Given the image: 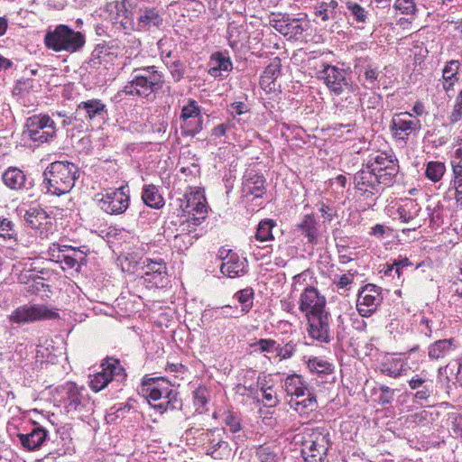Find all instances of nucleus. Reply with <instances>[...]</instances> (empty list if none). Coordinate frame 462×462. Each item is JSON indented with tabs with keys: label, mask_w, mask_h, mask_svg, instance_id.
<instances>
[{
	"label": "nucleus",
	"mask_w": 462,
	"mask_h": 462,
	"mask_svg": "<svg viewBox=\"0 0 462 462\" xmlns=\"http://www.w3.org/2000/svg\"><path fill=\"white\" fill-rule=\"evenodd\" d=\"M79 177L76 164L68 161L51 162L43 171V185L47 192L55 196L69 193Z\"/></svg>",
	"instance_id": "1"
},
{
	"label": "nucleus",
	"mask_w": 462,
	"mask_h": 462,
	"mask_svg": "<svg viewBox=\"0 0 462 462\" xmlns=\"http://www.w3.org/2000/svg\"><path fill=\"white\" fill-rule=\"evenodd\" d=\"M164 84L163 74L155 66L136 68L132 72V79L125 85L127 95L148 97L161 90Z\"/></svg>",
	"instance_id": "2"
},
{
	"label": "nucleus",
	"mask_w": 462,
	"mask_h": 462,
	"mask_svg": "<svg viewBox=\"0 0 462 462\" xmlns=\"http://www.w3.org/2000/svg\"><path fill=\"white\" fill-rule=\"evenodd\" d=\"M86 43L85 35L65 24H59L53 30H47L44 44L55 52L73 53L80 51Z\"/></svg>",
	"instance_id": "3"
},
{
	"label": "nucleus",
	"mask_w": 462,
	"mask_h": 462,
	"mask_svg": "<svg viewBox=\"0 0 462 462\" xmlns=\"http://www.w3.org/2000/svg\"><path fill=\"white\" fill-rule=\"evenodd\" d=\"M23 134L38 143L51 142L57 134L54 120L47 114L33 115L26 119Z\"/></svg>",
	"instance_id": "4"
},
{
	"label": "nucleus",
	"mask_w": 462,
	"mask_h": 462,
	"mask_svg": "<svg viewBox=\"0 0 462 462\" xmlns=\"http://www.w3.org/2000/svg\"><path fill=\"white\" fill-rule=\"evenodd\" d=\"M328 437L329 433L325 428L313 430L305 441L306 448L302 449L306 462H324L330 445Z\"/></svg>",
	"instance_id": "5"
},
{
	"label": "nucleus",
	"mask_w": 462,
	"mask_h": 462,
	"mask_svg": "<svg viewBox=\"0 0 462 462\" xmlns=\"http://www.w3.org/2000/svg\"><path fill=\"white\" fill-rule=\"evenodd\" d=\"M368 168L374 171L384 186H391L399 171L397 159L386 152L371 155L366 162Z\"/></svg>",
	"instance_id": "6"
},
{
	"label": "nucleus",
	"mask_w": 462,
	"mask_h": 462,
	"mask_svg": "<svg viewBox=\"0 0 462 462\" xmlns=\"http://www.w3.org/2000/svg\"><path fill=\"white\" fill-rule=\"evenodd\" d=\"M180 208L187 214V226H199L206 218L208 206L204 194L199 190L190 191L181 200Z\"/></svg>",
	"instance_id": "7"
},
{
	"label": "nucleus",
	"mask_w": 462,
	"mask_h": 462,
	"mask_svg": "<svg viewBox=\"0 0 462 462\" xmlns=\"http://www.w3.org/2000/svg\"><path fill=\"white\" fill-rule=\"evenodd\" d=\"M48 254L52 261L64 264L61 266L63 270L75 268L79 271L80 265L86 263V254L69 245L53 243Z\"/></svg>",
	"instance_id": "8"
},
{
	"label": "nucleus",
	"mask_w": 462,
	"mask_h": 462,
	"mask_svg": "<svg viewBox=\"0 0 462 462\" xmlns=\"http://www.w3.org/2000/svg\"><path fill=\"white\" fill-rule=\"evenodd\" d=\"M57 313L42 304H24L16 308L9 315V321L13 324L24 325L44 319H51Z\"/></svg>",
	"instance_id": "9"
},
{
	"label": "nucleus",
	"mask_w": 462,
	"mask_h": 462,
	"mask_svg": "<svg viewBox=\"0 0 462 462\" xmlns=\"http://www.w3.org/2000/svg\"><path fill=\"white\" fill-rule=\"evenodd\" d=\"M105 11L107 13L106 18L113 24H118L125 33L134 30V14L127 0L107 3Z\"/></svg>",
	"instance_id": "10"
},
{
	"label": "nucleus",
	"mask_w": 462,
	"mask_h": 462,
	"mask_svg": "<svg viewBox=\"0 0 462 462\" xmlns=\"http://www.w3.org/2000/svg\"><path fill=\"white\" fill-rule=\"evenodd\" d=\"M146 399L148 402L161 413L169 410L178 409L181 406L178 398V393L173 390L167 388L157 389L155 387L145 386Z\"/></svg>",
	"instance_id": "11"
},
{
	"label": "nucleus",
	"mask_w": 462,
	"mask_h": 462,
	"mask_svg": "<svg viewBox=\"0 0 462 462\" xmlns=\"http://www.w3.org/2000/svg\"><path fill=\"white\" fill-rule=\"evenodd\" d=\"M74 116L83 123L100 124L106 118L107 109L100 99L92 98L78 104Z\"/></svg>",
	"instance_id": "12"
},
{
	"label": "nucleus",
	"mask_w": 462,
	"mask_h": 462,
	"mask_svg": "<svg viewBox=\"0 0 462 462\" xmlns=\"http://www.w3.org/2000/svg\"><path fill=\"white\" fill-rule=\"evenodd\" d=\"M390 129L395 138L406 141L411 134L421 129V123L411 113L401 112L393 116Z\"/></svg>",
	"instance_id": "13"
},
{
	"label": "nucleus",
	"mask_w": 462,
	"mask_h": 462,
	"mask_svg": "<svg viewBox=\"0 0 462 462\" xmlns=\"http://www.w3.org/2000/svg\"><path fill=\"white\" fill-rule=\"evenodd\" d=\"M382 301L381 288L368 283L358 292L356 310L362 317H370L375 312Z\"/></svg>",
	"instance_id": "14"
},
{
	"label": "nucleus",
	"mask_w": 462,
	"mask_h": 462,
	"mask_svg": "<svg viewBox=\"0 0 462 462\" xmlns=\"http://www.w3.org/2000/svg\"><path fill=\"white\" fill-rule=\"evenodd\" d=\"M327 300L315 287L306 286L299 299V310L305 317L313 316L328 311L326 309Z\"/></svg>",
	"instance_id": "15"
},
{
	"label": "nucleus",
	"mask_w": 462,
	"mask_h": 462,
	"mask_svg": "<svg viewBox=\"0 0 462 462\" xmlns=\"http://www.w3.org/2000/svg\"><path fill=\"white\" fill-rule=\"evenodd\" d=\"M65 395L63 397L64 409L69 412H81L90 404L89 397L85 394V389L79 387L73 382H67L61 386Z\"/></svg>",
	"instance_id": "16"
},
{
	"label": "nucleus",
	"mask_w": 462,
	"mask_h": 462,
	"mask_svg": "<svg viewBox=\"0 0 462 462\" xmlns=\"http://www.w3.org/2000/svg\"><path fill=\"white\" fill-rule=\"evenodd\" d=\"M309 336L320 343H329L332 339L328 311L307 317Z\"/></svg>",
	"instance_id": "17"
},
{
	"label": "nucleus",
	"mask_w": 462,
	"mask_h": 462,
	"mask_svg": "<svg viewBox=\"0 0 462 462\" xmlns=\"http://www.w3.org/2000/svg\"><path fill=\"white\" fill-rule=\"evenodd\" d=\"M100 208L108 214H122L129 206V195L125 187L107 191L98 200Z\"/></svg>",
	"instance_id": "18"
},
{
	"label": "nucleus",
	"mask_w": 462,
	"mask_h": 462,
	"mask_svg": "<svg viewBox=\"0 0 462 462\" xmlns=\"http://www.w3.org/2000/svg\"><path fill=\"white\" fill-rule=\"evenodd\" d=\"M320 74L327 88L336 96L343 94L345 89L350 88V85L346 79V72L342 69L327 64L320 71Z\"/></svg>",
	"instance_id": "19"
},
{
	"label": "nucleus",
	"mask_w": 462,
	"mask_h": 462,
	"mask_svg": "<svg viewBox=\"0 0 462 462\" xmlns=\"http://www.w3.org/2000/svg\"><path fill=\"white\" fill-rule=\"evenodd\" d=\"M354 183L358 190L370 194L378 193L383 185L379 176L368 168L367 163L355 174Z\"/></svg>",
	"instance_id": "20"
},
{
	"label": "nucleus",
	"mask_w": 462,
	"mask_h": 462,
	"mask_svg": "<svg viewBox=\"0 0 462 462\" xmlns=\"http://www.w3.org/2000/svg\"><path fill=\"white\" fill-rule=\"evenodd\" d=\"M3 182L10 189L15 191L29 190L32 187V181L28 180L25 173L16 167H9L2 174Z\"/></svg>",
	"instance_id": "21"
},
{
	"label": "nucleus",
	"mask_w": 462,
	"mask_h": 462,
	"mask_svg": "<svg viewBox=\"0 0 462 462\" xmlns=\"http://www.w3.org/2000/svg\"><path fill=\"white\" fill-rule=\"evenodd\" d=\"M163 23L162 12L156 7L145 6L139 9L136 28L137 31H149L159 28Z\"/></svg>",
	"instance_id": "22"
},
{
	"label": "nucleus",
	"mask_w": 462,
	"mask_h": 462,
	"mask_svg": "<svg viewBox=\"0 0 462 462\" xmlns=\"http://www.w3.org/2000/svg\"><path fill=\"white\" fill-rule=\"evenodd\" d=\"M247 260L236 254H228L220 266L221 273L229 277H240L247 272Z\"/></svg>",
	"instance_id": "23"
},
{
	"label": "nucleus",
	"mask_w": 462,
	"mask_h": 462,
	"mask_svg": "<svg viewBox=\"0 0 462 462\" xmlns=\"http://www.w3.org/2000/svg\"><path fill=\"white\" fill-rule=\"evenodd\" d=\"M359 62H362L359 65V73H363V79H360L363 86L370 90L379 88L381 71H379L378 67L371 63L366 58L360 59Z\"/></svg>",
	"instance_id": "24"
},
{
	"label": "nucleus",
	"mask_w": 462,
	"mask_h": 462,
	"mask_svg": "<svg viewBox=\"0 0 462 462\" xmlns=\"http://www.w3.org/2000/svg\"><path fill=\"white\" fill-rule=\"evenodd\" d=\"M319 225L313 214H306L296 225L295 230L304 236L308 243L317 244L319 236Z\"/></svg>",
	"instance_id": "25"
},
{
	"label": "nucleus",
	"mask_w": 462,
	"mask_h": 462,
	"mask_svg": "<svg viewBox=\"0 0 462 462\" xmlns=\"http://www.w3.org/2000/svg\"><path fill=\"white\" fill-rule=\"evenodd\" d=\"M47 436L48 431L44 428L37 426L29 433H19L17 438L23 448L32 451L38 449L46 440Z\"/></svg>",
	"instance_id": "26"
},
{
	"label": "nucleus",
	"mask_w": 462,
	"mask_h": 462,
	"mask_svg": "<svg viewBox=\"0 0 462 462\" xmlns=\"http://www.w3.org/2000/svg\"><path fill=\"white\" fill-rule=\"evenodd\" d=\"M273 27L280 33L289 37H298L302 34L304 28L299 19L282 17L279 20H273Z\"/></svg>",
	"instance_id": "27"
},
{
	"label": "nucleus",
	"mask_w": 462,
	"mask_h": 462,
	"mask_svg": "<svg viewBox=\"0 0 462 462\" xmlns=\"http://www.w3.org/2000/svg\"><path fill=\"white\" fill-rule=\"evenodd\" d=\"M284 389L288 395L291 398L304 397L311 393L302 377L299 374L288 375L284 380Z\"/></svg>",
	"instance_id": "28"
},
{
	"label": "nucleus",
	"mask_w": 462,
	"mask_h": 462,
	"mask_svg": "<svg viewBox=\"0 0 462 462\" xmlns=\"http://www.w3.org/2000/svg\"><path fill=\"white\" fill-rule=\"evenodd\" d=\"M345 5L346 8L345 16L348 20H352L354 23L362 25L368 23L371 14L366 8L353 0H346Z\"/></svg>",
	"instance_id": "29"
},
{
	"label": "nucleus",
	"mask_w": 462,
	"mask_h": 462,
	"mask_svg": "<svg viewBox=\"0 0 462 462\" xmlns=\"http://www.w3.org/2000/svg\"><path fill=\"white\" fill-rule=\"evenodd\" d=\"M232 69V62L229 58L222 53L217 52L211 56L210 69L208 73L214 78L221 77L222 72H228Z\"/></svg>",
	"instance_id": "30"
},
{
	"label": "nucleus",
	"mask_w": 462,
	"mask_h": 462,
	"mask_svg": "<svg viewBox=\"0 0 462 462\" xmlns=\"http://www.w3.org/2000/svg\"><path fill=\"white\" fill-rule=\"evenodd\" d=\"M142 199L145 205L152 208H161L164 200L155 185H145L143 189Z\"/></svg>",
	"instance_id": "31"
},
{
	"label": "nucleus",
	"mask_w": 462,
	"mask_h": 462,
	"mask_svg": "<svg viewBox=\"0 0 462 462\" xmlns=\"http://www.w3.org/2000/svg\"><path fill=\"white\" fill-rule=\"evenodd\" d=\"M338 3L336 0H328L319 3L314 7V14L319 17L322 22L337 18V8Z\"/></svg>",
	"instance_id": "32"
},
{
	"label": "nucleus",
	"mask_w": 462,
	"mask_h": 462,
	"mask_svg": "<svg viewBox=\"0 0 462 462\" xmlns=\"http://www.w3.org/2000/svg\"><path fill=\"white\" fill-rule=\"evenodd\" d=\"M306 396L300 401L294 398L289 401L291 408L300 415H308L310 411H315L318 407L316 397L312 393H309Z\"/></svg>",
	"instance_id": "33"
},
{
	"label": "nucleus",
	"mask_w": 462,
	"mask_h": 462,
	"mask_svg": "<svg viewBox=\"0 0 462 462\" xmlns=\"http://www.w3.org/2000/svg\"><path fill=\"white\" fill-rule=\"evenodd\" d=\"M264 182L263 176L248 177L243 183V190L246 195L250 194L254 198H260L264 192Z\"/></svg>",
	"instance_id": "34"
},
{
	"label": "nucleus",
	"mask_w": 462,
	"mask_h": 462,
	"mask_svg": "<svg viewBox=\"0 0 462 462\" xmlns=\"http://www.w3.org/2000/svg\"><path fill=\"white\" fill-rule=\"evenodd\" d=\"M276 223L273 219H263L258 224L254 238L260 243L273 241L274 239L273 228Z\"/></svg>",
	"instance_id": "35"
},
{
	"label": "nucleus",
	"mask_w": 462,
	"mask_h": 462,
	"mask_svg": "<svg viewBox=\"0 0 462 462\" xmlns=\"http://www.w3.org/2000/svg\"><path fill=\"white\" fill-rule=\"evenodd\" d=\"M101 367L104 368V371L106 372V374H109L111 376V381L113 379L122 381L126 376L125 369L121 365L120 361L118 359L106 358L102 363Z\"/></svg>",
	"instance_id": "36"
},
{
	"label": "nucleus",
	"mask_w": 462,
	"mask_h": 462,
	"mask_svg": "<svg viewBox=\"0 0 462 462\" xmlns=\"http://www.w3.org/2000/svg\"><path fill=\"white\" fill-rule=\"evenodd\" d=\"M203 127V116H199L193 119L180 121V130L183 136L193 137L199 134Z\"/></svg>",
	"instance_id": "37"
},
{
	"label": "nucleus",
	"mask_w": 462,
	"mask_h": 462,
	"mask_svg": "<svg viewBox=\"0 0 462 462\" xmlns=\"http://www.w3.org/2000/svg\"><path fill=\"white\" fill-rule=\"evenodd\" d=\"M404 365H406V364L401 359L392 357L381 364V371L390 377L396 378L402 374Z\"/></svg>",
	"instance_id": "38"
},
{
	"label": "nucleus",
	"mask_w": 462,
	"mask_h": 462,
	"mask_svg": "<svg viewBox=\"0 0 462 462\" xmlns=\"http://www.w3.org/2000/svg\"><path fill=\"white\" fill-rule=\"evenodd\" d=\"M23 218L28 226L37 229L47 218V214L42 208H30L26 210Z\"/></svg>",
	"instance_id": "39"
},
{
	"label": "nucleus",
	"mask_w": 462,
	"mask_h": 462,
	"mask_svg": "<svg viewBox=\"0 0 462 462\" xmlns=\"http://www.w3.org/2000/svg\"><path fill=\"white\" fill-rule=\"evenodd\" d=\"M144 276L146 280L151 281L152 278L156 276H162L166 273V266L162 260L153 261L152 259H146L143 262Z\"/></svg>",
	"instance_id": "40"
},
{
	"label": "nucleus",
	"mask_w": 462,
	"mask_h": 462,
	"mask_svg": "<svg viewBox=\"0 0 462 462\" xmlns=\"http://www.w3.org/2000/svg\"><path fill=\"white\" fill-rule=\"evenodd\" d=\"M280 72L281 60L275 58L273 61L265 68L263 74L261 77L262 86L269 87L274 82L275 79L280 75Z\"/></svg>",
	"instance_id": "41"
},
{
	"label": "nucleus",
	"mask_w": 462,
	"mask_h": 462,
	"mask_svg": "<svg viewBox=\"0 0 462 462\" xmlns=\"http://www.w3.org/2000/svg\"><path fill=\"white\" fill-rule=\"evenodd\" d=\"M230 450L229 444L222 439H210L209 447L207 449V455L211 456L215 459H222Z\"/></svg>",
	"instance_id": "42"
},
{
	"label": "nucleus",
	"mask_w": 462,
	"mask_h": 462,
	"mask_svg": "<svg viewBox=\"0 0 462 462\" xmlns=\"http://www.w3.org/2000/svg\"><path fill=\"white\" fill-rule=\"evenodd\" d=\"M420 210L419 204L412 199H409L398 208V213L403 222H410L419 215Z\"/></svg>",
	"instance_id": "43"
},
{
	"label": "nucleus",
	"mask_w": 462,
	"mask_h": 462,
	"mask_svg": "<svg viewBox=\"0 0 462 462\" xmlns=\"http://www.w3.org/2000/svg\"><path fill=\"white\" fill-rule=\"evenodd\" d=\"M451 351V340H438L429 347V356L439 359L446 356Z\"/></svg>",
	"instance_id": "44"
},
{
	"label": "nucleus",
	"mask_w": 462,
	"mask_h": 462,
	"mask_svg": "<svg viewBox=\"0 0 462 462\" xmlns=\"http://www.w3.org/2000/svg\"><path fill=\"white\" fill-rule=\"evenodd\" d=\"M308 367L311 373L318 374H328L333 371V365L320 357H311L308 361Z\"/></svg>",
	"instance_id": "45"
},
{
	"label": "nucleus",
	"mask_w": 462,
	"mask_h": 462,
	"mask_svg": "<svg viewBox=\"0 0 462 462\" xmlns=\"http://www.w3.org/2000/svg\"><path fill=\"white\" fill-rule=\"evenodd\" d=\"M235 298L241 303L242 308L240 312L243 314L247 313L253 307L254 290L252 288H245L240 290L235 294Z\"/></svg>",
	"instance_id": "46"
},
{
	"label": "nucleus",
	"mask_w": 462,
	"mask_h": 462,
	"mask_svg": "<svg viewBox=\"0 0 462 462\" xmlns=\"http://www.w3.org/2000/svg\"><path fill=\"white\" fill-rule=\"evenodd\" d=\"M446 171L445 164L440 162H430L427 164L425 175L433 182H438L441 180Z\"/></svg>",
	"instance_id": "47"
},
{
	"label": "nucleus",
	"mask_w": 462,
	"mask_h": 462,
	"mask_svg": "<svg viewBox=\"0 0 462 462\" xmlns=\"http://www.w3.org/2000/svg\"><path fill=\"white\" fill-rule=\"evenodd\" d=\"M255 456L259 462H278V455L274 448L267 445L256 447Z\"/></svg>",
	"instance_id": "48"
},
{
	"label": "nucleus",
	"mask_w": 462,
	"mask_h": 462,
	"mask_svg": "<svg viewBox=\"0 0 462 462\" xmlns=\"http://www.w3.org/2000/svg\"><path fill=\"white\" fill-rule=\"evenodd\" d=\"M109 382H111V376L106 374L102 367L100 372L90 378L89 386L94 392L97 393L103 390Z\"/></svg>",
	"instance_id": "49"
},
{
	"label": "nucleus",
	"mask_w": 462,
	"mask_h": 462,
	"mask_svg": "<svg viewBox=\"0 0 462 462\" xmlns=\"http://www.w3.org/2000/svg\"><path fill=\"white\" fill-rule=\"evenodd\" d=\"M201 116V107L193 99H189L188 104L181 108L180 121L193 119Z\"/></svg>",
	"instance_id": "50"
},
{
	"label": "nucleus",
	"mask_w": 462,
	"mask_h": 462,
	"mask_svg": "<svg viewBox=\"0 0 462 462\" xmlns=\"http://www.w3.org/2000/svg\"><path fill=\"white\" fill-rule=\"evenodd\" d=\"M208 391L206 388L199 387L193 392V402L198 413H203L208 403Z\"/></svg>",
	"instance_id": "51"
},
{
	"label": "nucleus",
	"mask_w": 462,
	"mask_h": 462,
	"mask_svg": "<svg viewBox=\"0 0 462 462\" xmlns=\"http://www.w3.org/2000/svg\"><path fill=\"white\" fill-rule=\"evenodd\" d=\"M452 179L450 180H462V148L455 151L451 160Z\"/></svg>",
	"instance_id": "52"
},
{
	"label": "nucleus",
	"mask_w": 462,
	"mask_h": 462,
	"mask_svg": "<svg viewBox=\"0 0 462 462\" xmlns=\"http://www.w3.org/2000/svg\"><path fill=\"white\" fill-rule=\"evenodd\" d=\"M16 236L14 223L6 217H0V236L4 239H13Z\"/></svg>",
	"instance_id": "53"
},
{
	"label": "nucleus",
	"mask_w": 462,
	"mask_h": 462,
	"mask_svg": "<svg viewBox=\"0 0 462 462\" xmlns=\"http://www.w3.org/2000/svg\"><path fill=\"white\" fill-rule=\"evenodd\" d=\"M408 383L411 389L417 390L432 384L433 381L429 379L426 372L422 371L420 374L413 375Z\"/></svg>",
	"instance_id": "54"
},
{
	"label": "nucleus",
	"mask_w": 462,
	"mask_h": 462,
	"mask_svg": "<svg viewBox=\"0 0 462 462\" xmlns=\"http://www.w3.org/2000/svg\"><path fill=\"white\" fill-rule=\"evenodd\" d=\"M263 392V404L266 407H274L278 403V397L273 386L261 387Z\"/></svg>",
	"instance_id": "55"
},
{
	"label": "nucleus",
	"mask_w": 462,
	"mask_h": 462,
	"mask_svg": "<svg viewBox=\"0 0 462 462\" xmlns=\"http://www.w3.org/2000/svg\"><path fill=\"white\" fill-rule=\"evenodd\" d=\"M393 7L402 14H413L416 11V5L413 0H395Z\"/></svg>",
	"instance_id": "56"
},
{
	"label": "nucleus",
	"mask_w": 462,
	"mask_h": 462,
	"mask_svg": "<svg viewBox=\"0 0 462 462\" xmlns=\"http://www.w3.org/2000/svg\"><path fill=\"white\" fill-rule=\"evenodd\" d=\"M295 350L296 344L293 343V341H289L283 346L277 345L275 347V352L277 353V356H280L282 359L291 358L293 356Z\"/></svg>",
	"instance_id": "57"
},
{
	"label": "nucleus",
	"mask_w": 462,
	"mask_h": 462,
	"mask_svg": "<svg viewBox=\"0 0 462 462\" xmlns=\"http://www.w3.org/2000/svg\"><path fill=\"white\" fill-rule=\"evenodd\" d=\"M460 63L458 60H450L445 66L442 71L443 79H457V70L459 69Z\"/></svg>",
	"instance_id": "58"
},
{
	"label": "nucleus",
	"mask_w": 462,
	"mask_h": 462,
	"mask_svg": "<svg viewBox=\"0 0 462 462\" xmlns=\"http://www.w3.org/2000/svg\"><path fill=\"white\" fill-rule=\"evenodd\" d=\"M454 189L457 208L462 209V180H450L449 190Z\"/></svg>",
	"instance_id": "59"
},
{
	"label": "nucleus",
	"mask_w": 462,
	"mask_h": 462,
	"mask_svg": "<svg viewBox=\"0 0 462 462\" xmlns=\"http://www.w3.org/2000/svg\"><path fill=\"white\" fill-rule=\"evenodd\" d=\"M143 386L155 387L157 389L167 388V390H172L171 388L170 383L164 380L162 377L148 378L147 380L143 381Z\"/></svg>",
	"instance_id": "60"
},
{
	"label": "nucleus",
	"mask_w": 462,
	"mask_h": 462,
	"mask_svg": "<svg viewBox=\"0 0 462 462\" xmlns=\"http://www.w3.org/2000/svg\"><path fill=\"white\" fill-rule=\"evenodd\" d=\"M255 346H258L261 353H271L275 351L277 343L275 340L271 338H262L255 343Z\"/></svg>",
	"instance_id": "61"
},
{
	"label": "nucleus",
	"mask_w": 462,
	"mask_h": 462,
	"mask_svg": "<svg viewBox=\"0 0 462 462\" xmlns=\"http://www.w3.org/2000/svg\"><path fill=\"white\" fill-rule=\"evenodd\" d=\"M240 310L233 309L229 305H226L220 308H217L215 310L216 317H223V318H237L239 316Z\"/></svg>",
	"instance_id": "62"
},
{
	"label": "nucleus",
	"mask_w": 462,
	"mask_h": 462,
	"mask_svg": "<svg viewBox=\"0 0 462 462\" xmlns=\"http://www.w3.org/2000/svg\"><path fill=\"white\" fill-rule=\"evenodd\" d=\"M171 74L175 81H180L184 74L183 65L180 61H174L170 67Z\"/></svg>",
	"instance_id": "63"
},
{
	"label": "nucleus",
	"mask_w": 462,
	"mask_h": 462,
	"mask_svg": "<svg viewBox=\"0 0 462 462\" xmlns=\"http://www.w3.org/2000/svg\"><path fill=\"white\" fill-rule=\"evenodd\" d=\"M225 422L232 433H236L241 430L239 420L230 413L226 416Z\"/></svg>",
	"instance_id": "64"
}]
</instances>
